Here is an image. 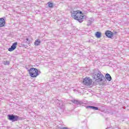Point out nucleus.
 <instances>
[{
	"instance_id": "1",
	"label": "nucleus",
	"mask_w": 129,
	"mask_h": 129,
	"mask_svg": "<svg viewBox=\"0 0 129 129\" xmlns=\"http://www.w3.org/2000/svg\"><path fill=\"white\" fill-rule=\"evenodd\" d=\"M72 17L74 19V20H76L78 21L79 23H82L84 21V19H86V16L83 14H82V12L80 11H73L71 12Z\"/></svg>"
},
{
	"instance_id": "2",
	"label": "nucleus",
	"mask_w": 129,
	"mask_h": 129,
	"mask_svg": "<svg viewBox=\"0 0 129 129\" xmlns=\"http://www.w3.org/2000/svg\"><path fill=\"white\" fill-rule=\"evenodd\" d=\"M93 78L96 82H100V81H102V80L105 79V77H104V76L100 72L98 71L97 73L94 74Z\"/></svg>"
},
{
	"instance_id": "3",
	"label": "nucleus",
	"mask_w": 129,
	"mask_h": 129,
	"mask_svg": "<svg viewBox=\"0 0 129 129\" xmlns=\"http://www.w3.org/2000/svg\"><path fill=\"white\" fill-rule=\"evenodd\" d=\"M30 76L31 77H33V78H35V77H37L39 75V71H38V69L35 68H31L30 70H28Z\"/></svg>"
},
{
	"instance_id": "4",
	"label": "nucleus",
	"mask_w": 129,
	"mask_h": 129,
	"mask_svg": "<svg viewBox=\"0 0 129 129\" xmlns=\"http://www.w3.org/2000/svg\"><path fill=\"white\" fill-rule=\"evenodd\" d=\"M8 119L9 120H11L13 122L14 121H18V120H20V116L18 115H15L14 114H9L8 115Z\"/></svg>"
},
{
	"instance_id": "5",
	"label": "nucleus",
	"mask_w": 129,
	"mask_h": 129,
	"mask_svg": "<svg viewBox=\"0 0 129 129\" xmlns=\"http://www.w3.org/2000/svg\"><path fill=\"white\" fill-rule=\"evenodd\" d=\"M83 83L86 86L91 85L92 84V79L90 78H85L83 80Z\"/></svg>"
},
{
	"instance_id": "6",
	"label": "nucleus",
	"mask_w": 129,
	"mask_h": 129,
	"mask_svg": "<svg viewBox=\"0 0 129 129\" xmlns=\"http://www.w3.org/2000/svg\"><path fill=\"white\" fill-rule=\"evenodd\" d=\"M17 45H18V42H15L13 43L11 47L8 49V51H9L10 52H12L14 51V50H15L16 48H17Z\"/></svg>"
},
{
	"instance_id": "7",
	"label": "nucleus",
	"mask_w": 129,
	"mask_h": 129,
	"mask_svg": "<svg viewBox=\"0 0 129 129\" xmlns=\"http://www.w3.org/2000/svg\"><path fill=\"white\" fill-rule=\"evenodd\" d=\"M56 105L60 108H63L64 107V104H63V101L62 100H56Z\"/></svg>"
},
{
	"instance_id": "8",
	"label": "nucleus",
	"mask_w": 129,
	"mask_h": 129,
	"mask_svg": "<svg viewBox=\"0 0 129 129\" xmlns=\"http://www.w3.org/2000/svg\"><path fill=\"white\" fill-rule=\"evenodd\" d=\"M105 35L108 38H112L113 36V33L110 31H106Z\"/></svg>"
},
{
	"instance_id": "9",
	"label": "nucleus",
	"mask_w": 129,
	"mask_h": 129,
	"mask_svg": "<svg viewBox=\"0 0 129 129\" xmlns=\"http://www.w3.org/2000/svg\"><path fill=\"white\" fill-rule=\"evenodd\" d=\"M72 102L73 103H74L75 104H77V105H81V104H83V102L79 100H72Z\"/></svg>"
},
{
	"instance_id": "10",
	"label": "nucleus",
	"mask_w": 129,
	"mask_h": 129,
	"mask_svg": "<svg viewBox=\"0 0 129 129\" xmlns=\"http://www.w3.org/2000/svg\"><path fill=\"white\" fill-rule=\"evenodd\" d=\"M5 25H6V21L5 20V19L3 18H0V27H4Z\"/></svg>"
},
{
	"instance_id": "11",
	"label": "nucleus",
	"mask_w": 129,
	"mask_h": 129,
	"mask_svg": "<svg viewBox=\"0 0 129 129\" xmlns=\"http://www.w3.org/2000/svg\"><path fill=\"white\" fill-rule=\"evenodd\" d=\"M105 78L107 80H108V81H111V76H110V75H109V74H106L105 75Z\"/></svg>"
},
{
	"instance_id": "12",
	"label": "nucleus",
	"mask_w": 129,
	"mask_h": 129,
	"mask_svg": "<svg viewBox=\"0 0 129 129\" xmlns=\"http://www.w3.org/2000/svg\"><path fill=\"white\" fill-rule=\"evenodd\" d=\"M40 44H41V40L37 39L34 42V45L35 46H40Z\"/></svg>"
},
{
	"instance_id": "13",
	"label": "nucleus",
	"mask_w": 129,
	"mask_h": 129,
	"mask_svg": "<svg viewBox=\"0 0 129 129\" xmlns=\"http://www.w3.org/2000/svg\"><path fill=\"white\" fill-rule=\"evenodd\" d=\"M95 36L97 38H99L101 37V33L99 32H96Z\"/></svg>"
},
{
	"instance_id": "14",
	"label": "nucleus",
	"mask_w": 129,
	"mask_h": 129,
	"mask_svg": "<svg viewBox=\"0 0 129 129\" xmlns=\"http://www.w3.org/2000/svg\"><path fill=\"white\" fill-rule=\"evenodd\" d=\"M48 5L49 8H53V3L49 2L48 3Z\"/></svg>"
},
{
	"instance_id": "15",
	"label": "nucleus",
	"mask_w": 129,
	"mask_h": 129,
	"mask_svg": "<svg viewBox=\"0 0 129 129\" xmlns=\"http://www.w3.org/2000/svg\"><path fill=\"white\" fill-rule=\"evenodd\" d=\"M92 23V21H91V20H89L88 21V24H87V26H91Z\"/></svg>"
},
{
	"instance_id": "16",
	"label": "nucleus",
	"mask_w": 129,
	"mask_h": 129,
	"mask_svg": "<svg viewBox=\"0 0 129 129\" xmlns=\"http://www.w3.org/2000/svg\"><path fill=\"white\" fill-rule=\"evenodd\" d=\"M4 65H10V61L8 60L4 61Z\"/></svg>"
},
{
	"instance_id": "17",
	"label": "nucleus",
	"mask_w": 129,
	"mask_h": 129,
	"mask_svg": "<svg viewBox=\"0 0 129 129\" xmlns=\"http://www.w3.org/2000/svg\"><path fill=\"white\" fill-rule=\"evenodd\" d=\"M93 109L94 110H98V107L93 106Z\"/></svg>"
},
{
	"instance_id": "18",
	"label": "nucleus",
	"mask_w": 129,
	"mask_h": 129,
	"mask_svg": "<svg viewBox=\"0 0 129 129\" xmlns=\"http://www.w3.org/2000/svg\"><path fill=\"white\" fill-rule=\"evenodd\" d=\"M86 108H91V109H93V106H87L86 107Z\"/></svg>"
},
{
	"instance_id": "19",
	"label": "nucleus",
	"mask_w": 129,
	"mask_h": 129,
	"mask_svg": "<svg viewBox=\"0 0 129 129\" xmlns=\"http://www.w3.org/2000/svg\"><path fill=\"white\" fill-rule=\"evenodd\" d=\"M90 21H91L92 22H92H93V19L92 18H91L90 20Z\"/></svg>"
},
{
	"instance_id": "20",
	"label": "nucleus",
	"mask_w": 129,
	"mask_h": 129,
	"mask_svg": "<svg viewBox=\"0 0 129 129\" xmlns=\"http://www.w3.org/2000/svg\"><path fill=\"white\" fill-rule=\"evenodd\" d=\"M26 41H29V38H26Z\"/></svg>"
}]
</instances>
